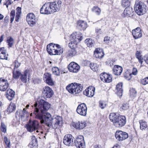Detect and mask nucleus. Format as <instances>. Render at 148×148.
<instances>
[{
	"label": "nucleus",
	"mask_w": 148,
	"mask_h": 148,
	"mask_svg": "<svg viewBox=\"0 0 148 148\" xmlns=\"http://www.w3.org/2000/svg\"><path fill=\"white\" fill-rule=\"evenodd\" d=\"M4 142L7 146V148H10V140L8 139L7 137L5 136L4 138Z\"/></svg>",
	"instance_id": "obj_45"
},
{
	"label": "nucleus",
	"mask_w": 148,
	"mask_h": 148,
	"mask_svg": "<svg viewBox=\"0 0 148 148\" xmlns=\"http://www.w3.org/2000/svg\"><path fill=\"white\" fill-rule=\"evenodd\" d=\"M83 88L82 85L76 83L71 84L68 85L66 88V90L69 93L74 95L80 93Z\"/></svg>",
	"instance_id": "obj_3"
},
{
	"label": "nucleus",
	"mask_w": 148,
	"mask_h": 148,
	"mask_svg": "<svg viewBox=\"0 0 148 148\" xmlns=\"http://www.w3.org/2000/svg\"><path fill=\"white\" fill-rule=\"evenodd\" d=\"M109 119L116 127H120L124 126L126 122V118L124 116L117 115L115 113H111L109 115Z\"/></svg>",
	"instance_id": "obj_2"
},
{
	"label": "nucleus",
	"mask_w": 148,
	"mask_h": 148,
	"mask_svg": "<svg viewBox=\"0 0 148 148\" xmlns=\"http://www.w3.org/2000/svg\"><path fill=\"white\" fill-rule=\"evenodd\" d=\"M15 15V11L14 10H12L10 12V22L12 23L13 21Z\"/></svg>",
	"instance_id": "obj_47"
},
{
	"label": "nucleus",
	"mask_w": 148,
	"mask_h": 148,
	"mask_svg": "<svg viewBox=\"0 0 148 148\" xmlns=\"http://www.w3.org/2000/svg\"><path fill=\"white\" fill-rule=\"evenodd\" d=\"M136 13L139 15H141L145 14L147 8L145 4L142 2L136 1L134 6Z\"/></svg>",
	"instance_id": "obj_4"
},
{
	"label": "nucleus",
	"mask_w": 148,
	"mask_h": 148,
	"mask_svg": "<svg viewBox=\"0 0 148 148\" xmlns=\"http://www.w3.org/2000/svg\"><path fill=\"white\" fill-rule=\"evenodd\" d=\"M41 14H49L53 13L50 2L45 3L40 10Z\"/></svg>",
	"instance_id": "obj_5"
},
{
	"label": "nucleus",
	"mask_w": 148,
	"mask_h": 148,
	"mask_svg": "<svg viewBox=\"0 0 148 148\" xmlns=\"http://www.w3.org/2000/svg\"><path fill=\"white\" fill-rule=\"evenodd\" d=\"M53 13L59 11L62 7V2L60 0L50 2Z\"/></svg>",
	"instance_id": "obj_14"
},
{
	"label": "nucleus",
	"mask_w": 148,
	"mask_h": 148,
	"mask_svg": "<svg viewBox=\"0 0 148 148\" xmlns=\"http://www.w3.org/2000/svg\"><path fill=\"white\" fill-rule=\"evenodd\" d=\"M28 112L25 110V108H24L23 110H18L16 113V117L19 118L24 117L25 115L27 114Z\"/></svg>",
	"instance_id": "obj_24"
},
{
	"label": "nucleus",
	"mask_w": 148,
	"mask_h": 148,
	"mask_svg": "<svg viewBox=\"0 0 148 148\" xmlns=\"http://www.w3.org/2000/svg\"><path fill=\"white\" fill-rule=\"evenodd\" d=\"M69 71L72 73H77L80 69V66L76 63L72 62L70 63L68 66Z\"/></svg>",
	"instance_id": "obj_13"
},
{
	"label": "nucleus",
	"mask_w": 148,
	"mask_h": 148,
	"mask_svg": "<svg viewBox=\"0 0 148 148\" xmlns=\"http://www.w3.org/2000/svg\"><path fill=\"white\" fill-rule=\"evenodd\" d=\"M77 26L80 30L84 31L87 27V23L84 21L79 20L78 21Z\"/></svg>",
	"instance_id": "obj_27"
},
{
	"label": "nucleus",
	"mask_w": 148,
	"mask_h": 148,
	"mask_svg": "<svg viewBox=\"0 0 148 148\" xmlns=\"http://www.w3.org/2000/svg\"><path fill=\"white\" fill-rule=\"evenodd\" d=\"M28 72V70H26L23 74L21 75V79L23 82L26 83L27 81V75Z\"/></svg>",
	"instance_id": "obj_33"
},
{
	"label": "nucleus",
	"mask_w": 148,
	"mask_h": 148,
	"mask_svg": "<svg viewBox=\"0 0 148 148\" xmlns=\"http://www.w3.org/2000/svg\"><path fill=\"white\" fill-rule=\"evenodd\" d=\"M50 104L44 100H38L34 104L33 114L35 118L40 120L41 124H44L49 128L56 129L59 127L62 120L59 116L52 118L51 115L47 112L50 107Z\"/></svg>",
	"instance_id": "obj_1"
},
{
	"label": "nucleus",
	"mask_w": 148,
	"mask_h": 148,
	"mask_svg": "<svg viewBox=\"0 0 148 148\" xmlns=\"http://www.w3.org/2000/svg\"><path fill=\"white\" fill-rule=\"evenodd\" d=\"M123 84L120 83L118 84L116 86V93L119 96H121L122 95L123 90L122 89Z\"/></svg>",
	"instance_id": "obj_29"
},
{
	"label": "nucleus",
	"mask_w": 148,
	"mask_h": 148,
	"mask_svg": "<svg viewBox=\"0 0 148 148\" xmlns=\"http://www.w3.org/2000/svg\"><path fill=\"white\" fill-rule=\"evenodd\" d=\"M137 72L138 71L137 69L136 68H133L132 69V74L134 75H137Z\"/></svg>",
	"instance_id": "obj_55"
},
{
	"label": "nucleus",
	"mask_w": 148,
	"mask_h": 148,
	"mask_svg": "<svg viewBox=\"0 0 148 148\" xmlns=\"http://www.w3.org/2000/svg\"><path fill=\"white\" fill-rule=\"evenodd\" d=\"M115 137L118 141H121L127 138L128 135L125 132L121 130H117L115 133Z\"/></svg>",
	"instance_id": "obj_8"
},
{
	"label": "nucleus",
	"mask_w": 148,
	"mask_h": 148,
	"mask_svg": "<svg viewBox=\"0 0 148 148\" xmlns=\"http://www.w3.org/2000/svg\"><path fill=\"white\" fill-rule=\"evenodd\" d=\"M75 145L77 148H85V145L83 136L79 135L74 141Z\"/></svg>",
	"instance_id": "obj_7"
},
{
	"label": "nucleus",
	"mask_w": 148,
	"mask_h": 148,
	"mask_svg": "<svg viewBox=\"0 0 148 148\" xmlns=\"http://www.w3.org/2000/svg\"><path fill=\"white\" fill-rule=\"evenodd\" d=\"M6 42L9 47H12L14 43V40L12 37H8L7 38Z\"/></svg>",
	"instance_id": "obj_39"
},
{
	"label": "nucleus",
	"mask_w": 148,
	"mask_h": 148,
	"mask_svg": "<svg viewBox=\"0 0 148 148\" xmlns=\"http://www.w3.org/2000/svg\"><path fill=\"white\" fill-rule=\"evenodd\" d=\"M9 85L8 81L7 80L0 78V90L1 91H5Z\"/></svg>",
	"instance_id": "obj_19"
},
{
	"label": "nucleus",
	"mask_w": 148,
	"mask_h": 148,
	"mask_svg": "<svg viewBox=\"0 0 148 148\" xmlns=\"http://www.w3.org/2000/svg\"><path fill=\"white\" fill-rule=\"evenodd\" d=\"M141 82L143 85H145L148 84V76L141 80Z\"/></svg>",
	"instance_id": "obj_50"
},
{
	"label": "nucleus",
	"mask_w": 148,
	"mask_h": 148,
	"mask_svg": "<svg viewBox=\"0 0 148 148\" xmlns=\"http://www.w3.org/2000/svg\"><path fill=\"white\" fill-rule=\"evenodd\" d=\"M138 62L140 63V67H142L143 66V65L142 64H143V60H139V61H138Z\"/></svg>",
	"instance_id": "obj_64"
},
{
	"label": "nucleus",
	"mask_w": 148,
	"mask_h": 148,
	"mask_svg": "<svg viewBox=\"0 0 148 148\" xmlns=\"http://www.w3.org/2000/svg\"><path fill=\"white\" fill-rule=\"evenodd\" d=\"M140 128L142 130H145L147 127V125L145 121L141 120L139 121Z\"/></svg>",
	"instance_id": "obj_40"
},
{
	"label": "nucleus",
	"mask_w": 148,
	"mask_h": 148,
	"mask_svg": "<svg viewBox=\"0 0 148 148\" xmlns=\"http://www.w3.org/2000/svg\"><path fill=\"white\" fill-rule=\"evenodd\" d=\"M122 5L123 7L127 6V7H129L130 5V2L128 0H122Z\"/></svg>",
	"instance_id": "obj_44"
},
{
	"label": "nucleus",
	"mask_w": 148,
	"mask_h": 148,
	"mask_svg": "<svg viewBox=\"0 0 148 148\" xmlns=\"http://www.w3.org/2000/svg\"><path fill=\"white\" fill-rule=\"evenodd\" d=\"M32 139V140L31 142V144L32 146H34L37 144V140L35 136H33Z\"/></svg>",
	"instance_id": "obj_49"
},
{
	"label": "nucleus",
	"mask_w": 148,
	"mask_h": 148,
	"mask_svg": "<svg viewBox=\"0 0 148 148\" xmlns=\"http://www.w3.org/2000/svg\"><path fill=\"white\" fill-rule=\"evenodd\" d=\"M14 69H17L18 67L20 66V64L16 60H15L14 62Z\"/></svg>",
	"instance_id": "obj_51"
},
{
	"label": "nucleus",
	"mask_w": 148,
	"mask_h": 148,
	"mask_svg": "<svg viewBox=\"0 0 148 148\" xmlns=\"http://www.w3.org/2000/svg\"><path fill=\"white\" fill-rule=\"evenodd\" d=\"M76 34L75 36V39H78L77 40V41L78 42L81 41L83 38V36L82 34L79 32H75L71 34Z\"/></svg>",
	"instance_id": "obj_35"
},
{
	"label": "nucleus",
	"mask_w": 148,
	"mask_h": 148,
	"mask_svg": "<svg viewBox=\"0 0 148 148\" xmlns=\"http://www.w3.org/2000/svg\"><path fill=\"white\" fill-rule=\"evenodd\" d=\"M20 14H16L15 19V21L17 22L19 21V20L20 16Z\"/></svg>",
	"instance_id": "obj_57"
},
{
	"label": "nucleus",
	"mask_w": 148,
	"mask_h": 148,
	"mask_svg": "<svg viewBox=\"0 0 148 148\" xmlns=\"http://www.w3.org/2000/svg\"><path fill=\"white\" fill-rule=\"evenodd\" d=\"M99 107L102 109L104 108L106 106V103L105 101H99Z\"/></svg>",
	"instance_id": "obj_46"
},
{
	"label": "nucleus",
	"mask_w": 148,
	"mask_h": 148,
	"mask_svg": "<svg viewBox=\"0 0 148 148\" xmlns=\"http://www.w3.org/2000/svg\"><path fill=\"white\" fill-rule=\"evenodd\" d=\"M143 60L145 62L148 64V55H146L143 58Z\"/></svg>",
	"instance_id": "obj_56"
},
{
	"label": "nucleus",
	"mask_w": 148,
	"mask_h": 148,
	"mask_svg": "<svg viewBox=\"0 0 148 148\" xmlns=\"http://www.w3.org/2000/svg\"><path fill=\"white\" fill-rule=\"evenodd\" d=\"M26 19L27 23L31 26H33L36 23V16L33 13L28 14L26 16Z\"/></svg>",
	"instance_id": "obj_10"
},
{
	"label": "nucleus",
	"mask_w": 148,
	"mask_h": 148,
	"mask_svg": "<svg viewBox=\"0 0 148 148\" xmlns=\"http://www.w3.org/2000/svg\"><path fill=\"white\" fill-rule=\"evenodd\" d=\"M1 131L5 133L6 132V127L3 123H1Z\"/></svg>",
	"instance_id": "obj_48"
},
{
	"label": "nucleus",
	"mask_w": 148,
	"mask_h": 148,
	"mask_svg": "<svg viewBox=\"0 0 148 148\" xmlns=\"http://www.w3.org/2000/svg\"><path fill=\"white\" fill-rule=\"evenodd\" d=\"M85 41L86 44L88 47H92L94 45V41L91 39H87Z\"/></svg>",
	"instance_id": "obj_36"
},
{
	"label": "nucleus",
	"mask_w": 148,
	"mask_h": 148,
	"mask_svg": "<svg viewBox=\"0 0 148 148\" xmlns=\"http://www.w3.org/2000/svg\"><path fill=\"white\" fill-rule=\"evenodd\" d=\"M137 58L138 59V61H139L140 60H143V58H142L141 56Z\"/></svg>",
	"instance_id": "obj_63"
},
{
	"label": "nucleus",
	"mask_w": 148,
	"mask_h": 148,
	"mask_svg": "<svg viewBox=\"0 0 148 148\" xmlns=\"http://www.w3.org/2000/svg\"><path fill=\"white\" fill-rule=\"evenodd\" d=\"M110 37H108V36L104 38V41L106 43H108L110 41Z\"/></svg>",
	"instance_id": "obj_53"
},
{
	"label": "nucleus",
	"mask_w": 148,
	"mask_h": 148,
	"mask_svg": "<svg viewBox=\"0 0 148 148\" xmlns=\"http://www.w3.org/2000/svg\"><path fill=\"white\" fill-rule=\"evenodd\" d=\"M92 10V12H94L97 15H100L101 12V10L100 8L96 6L93 7Z\"/></svg>",
	"instance_id": "obj_38"
},
{
	"label": "nucleus",
	"mask_w": 148,
	"mask_h": 148,
	"mask_svg": "<svg viewBox=\"0 0 148 148\" xmlns=\"http://www.w3.org/2000/svg\"><path fill=\"white\" fill-rule=\"evenodd\" d=\"M87 110L86 105L84 103H81L79 105L77 108V113L80 115L85 116L87 114Z\"/></svg>",
	"instance_id": "obj_9"
},
{
	"label": "nucleus",
	"mask_w": 148,
	"mask_h": 148,
	"mask_svg": "<svg viewBox=\"0 0 148 148\" xmlns=\"http://www.w3.org/2000/svg\"><path fill=\"white\" fill-rule=\"evenodd\" d=\"M112 148H120V146L118 144H116Z\"/></svg>",
	"instance_id": "obj_61"
},
{
	"label": "nucleus",
	"mask_w": 148,
	"mask_h": 148,
	"mask_svg": "<svg viewBox=\"0 0 148 148\" xmlns=\"http://www.w3.org/2000/svg\"><path fill=\"white\" fill-rule=\"evenodd\" d=\"M96 32L98 34H100L101 33V29H97L96 30Z\"/></svg>",
	"instance_id": "obj_59"
},
{
	"label": "nucleus",
	"mask_w": 148,
	"mask_h": 148,
	"mask_svg": "<svg viewBox=\"0 0 148 148\" xmlns=\"http://www.w3.org/2000/svg\"><path fill=\"white\" fill-rule=\"evenodd\" d=\"M94 55L96 58H101L103 57L104 53L102 49L97 48L94 51Z\"/></svg>",
	"instance_id": "obj_23"
},
{
	"label": "nucleus",
	"mask_w": 148,
	"mask_h": 148,
	"mask_svg": "<svg viewBox=\"0 0 148 148\" xmlns=\"http://www.w3.org/2000/svg\"><path fill=\"white\" fill-rule=\"evenodd\" d=\"M11 4L8 1L6 2V3L4 4V5H6L7 8L8 7V5Z\"/></svg>",
	"instance_id": "obj_62"
},
{
	"label": "nucleus",
	"mask_w": 148,
	"mask_h": 148,
	"mask_svg": "<svg viewBox=\"0 0 148 148\" xmlns=\"http://www.w3.org/2000/svg\"><path fill=\"white\" fill-rule=\"evenodd\" d=\"M140 56H141V53L140 51H137L136 53V57L137 58Z\"/></svg>",
	"instance_id": "obj_58"
},
{
	"label": "nucleus",
	"mask_w": 148,
	"mask_h": 148,
	"mask_svg": "<svg viewBox=\"0 0 148 148\" xmlns=\"http://www.w3.org/2000/svg\"><path fill=\"white\" fill-rule=\"evenodd\" d=\"M16 106L15 103L11 102L8 107L7 112L9 113H10L16 110Z\"/></svg>",
	"instance_id": "obj_32"
},
{
	"label": "nucleus",
	"mask_w": 148,
	"mask_h": 148,
	"mask_svg": "<svg viewBox=\"0 0 148 148\" xmlns=\"http://www.w3.org/2000/svg\"><path fill=\"white\" fill-rule=\"evenodd\" d=\"M21 73L20 71L14 69L13 71V77L15 79H18Z\"/></svg>",
	"instance_id": "obj_34"
},
{
	"label": "nucleus",
	"mask_w": 148,
	"mask_h": 148,
	"mask_svg": "<svg viewBox=\"0 0 148 148\" xmlns=\"http://www.w3.org/2000/svg\"><path fill=\"white\" fill-rule=\"evenodd\" d=\"M74 139V137L71 135L68 134L64 137L63 143L67 146H72L73 144Z\"/></svg>",
	"instance_id": "obj_15"
},
{
	"label": "nucleus",
	"mask_w": 148,
	"mask_h": 148,
	"mask_svg": "<svg viewBox=\"0 0 148 148\" xmlns=\"http://www.w3.org/2000/svg\"><path fill=\"white\" fill-rule=\"evenodd\" d=\"M95 87L89 86L84 91V94L88 97H92L95 94Z\"/></svg>",
	"instance_id": "obj_16"
},
{
	"label": "nucleus",
	"mask_w": 148,
	"mask_h": 148,
	"mask_svg": "<svg viewBox=\"0 0 148 148\" xmlns=\"http://www.w3.org/2000/svg\"><path fill=\"white\" fill-rule=\"evenodd\" d=\"M44 80L48 85L53 86L54 84V81L51 77V75L49 73H46L43 75Z\"/></svg>",
	"instance_id": "obj_18"
},
{
	"label": "nucleus",
	"mask_w": 148,
	"mask_h": 148,
	"mask_svg": "<svg viewBox=\"0 0 148 148\" xmlns=\"http://www.w3.org/2000/svg\"><path fill=\"white\" fill-rule=\"evenodd\" d=\"M52 71L53 73L57 76L59 75L60 71L59 69L56 67H54L52 69Z\"/></svg>",
	"instance_id": "obj_41"
},
{
	"label": "nucleus",
	"mask_w": 148,
	"mask_h": 148,
	"mask_svg": "<svg viewBox=\"0 0 148 148\" xmlns=\"http://www.w3.org/2000/svg\"><path fill=\"white\" fill-rule=\"evenodd\" d=\"M8 55L6 54V51L3 47L0 48V59L8 60Z\"/></svg>",
	"instance_id": "obj_26"
},
{
	"label": "nucleus",
	"mask_w": 148,
	"mask_h": 148,
	"mask_svg": "<svg viewBox=\"0 0 148 148\" xmlns=\"http://www.w3.org/2000/svg\"><path fill=\"white\" fill-rule=\"evenodd\" d=\"M56 46V52H57V51H61V52L59 54H56V55H60L61 54H62L63 53V48H62V47L60 46L58 44H56L55 45Z\"/></svg>",
	"instance_id": "obj_42"
},
{
	"label": "nucleus",
	"mask_w": 148,
	"mask_h": 148,
	"mask_svg": "<svg viewBox=\"0 0 148 148\" xmlns=\"http://www.w3.org/2000/svg\"><path fill=\"white\" fill-rule=\"evenodd\" d=\"M56 44L53 43H51L47 46V51L48 53L51 55H56V54H59L61 51H57L56 52Z\"/></svg>",
	"instance_id": "obj_11"
},
{
	"label": "nucleus",
	"mask_w": 148,
	"mask_h": 148,
	"mask_svg": "<svg viewBox=\"0 0 148 148\" xmlns=\"http://www.w3.org/2000/svg\"><path fill=\"white\" fill-rule=\"evenodd\" d=\"M16 14H21V8L19 7H18L16 9Z\"/></svg>",
	"instance_id": "obj_54"
},
{
	"label": "nucleus",
	"mask_w": 148,
	"mask_h": 148,
	"mask_svg": "<svg viewBox=\"0 0 148 148\" xmlns=\"http://www.w3.org/2000/svg\"><path fill=\"white\" fill-rule=\"evenodd\" d=\"M77 52L75 49H71L66 53L68 57H72L77 55Z\"/></svg>",
	"instance_id": "obj_31"
},
{
	"label": "nucleus",
	"mask_w": 148,
	"mask_h": 148,
	"mask_svg": "<svg viewBox=\"0 0 148 148\" xmlns=\"http://www.w3.org/2000/svg\"><path fill=\"white\" fill-rule=\"evenodd\" d=\"M129 106L128 103H124L123 104L122 106V109L123 110H127Z\"/></svg>",
	"instance_id": "obj_52"
},
{
	"label": "nucleus",
	"mask_w": 148,
	"mask_h": 148,
	"mask_svg": "<svg viewBox=\"0 0 148 148\" xmlns=\"http://www.w3.org/2000/svg\"><path fill=\"white\" fill-rule=\"evenodd\" d=\"M130 95L132 97H134L136 96V91L135 89L131 88L130 90Z\"/></svg>",
	"instance_id": "obj_43"
},
{
	"label": "nucleus",
	"mask_w": 148,
	"mask_h": 148,
	"mask_svg": "<svg viewBox=\"0 0 148 148\" xmlns=\"http://www.w3.org/2000/svg\"><path fill=\"white\" fill-rule=\"evenodd\" d=\"M90 66L91 69L94 71H97L98 70L99 65L96 63H91Z\"/></svg>",
	"instance_id": "obj_37"
},
{
	"label": "nucleus",
	"mask_w": 148,
	"mask_h": 148,
	"mask_svg": "<svg viewBox=\"0 0 148 148\" xmlns=\"http://www.w3.org/2000/svg\"><path fill=\"white\" fill-rule=\"evenodd\" d=\"M72 125L77 129L81 130L83 129L86 125V123L84 121L78 122H73Z\"/></svg>",
	"instance_id": "obj_21"
},
{
	"label": "nucleus",
	"mask_w": 148,
	"mask_h": 148,
	"mask_svg": "<svg viewBox=\"0 0 148 148\" xmlns=\"http://www.w3.org/2000/svg\"><path fill=\"white\" fill-rule=\"evenodd\" d=\"M132 9L130 7H126L125 9L123 14L124 17L130 16L132 15Z\"/></svg>",
	"instance_id": "obj_30"
},
{
	"label": "nucleus",
	"mask_w": 148,
	"mask_h": 148,
	"mask_svg": "<svg viewBox=\"0 0 148 148\" xmlns=\"http://www.w3.org/2000/svg\"><path fill=\"white\" fill-rule=\"evenodd\" d=\"M122 68L119 66L115 65L113 69V73L116 75H120L122 73Z\"/></svg>",
	"instance_id": "obj_25"
},
{
	"label": "nucleus",
	"mask_w": 148,
	"mask_h": 148,
	"mask_svg": "<svg viewBox=\"0 0 148 148\" xmlns=\"http://www.w3.org/2000/svg\"><path fill=\"white\" fill-rule=\"evenodd\" d=\"M15 96V92L11 89L8 90L6 97L9 100H11Z\"/></svg>",
	"instance_id": "obj_28"
},
{
	"label": "nucleus",
	"mask_w": 148,
	"mask_h": 148,
	"mask_svg": "<svg viewBox=\"0 0 148 148\" xmlns=\"http://www.w3.org/2000/svg\"><path fill=\"white\" fill-rule=\"evenodd\" d=\"M76 34H71L70 38L71 42L69 44V46L71 49H75L77 47V44L78 42L77 41V39H75V37Z\"/></svg>",
	"instance_id": "obj_20"
},
{
	"label": "nucleus",
	"mask_w": 148,
	"mask_h": 148,
	"mask_svg": "<svg viewBox=\"0 0 148 148\" xmlns=\"http://www.w3.org/2000/svg\"><path fill=\"white\" fill-rule=\"evenodd\" d=\"M4 35L3 34L1 35L0 37V43L3 40Z\"/></svg>",
	"instance_id": "obj_60"
},
{
	"label": "nucleus",
	"mask_w": 148,
	"mask_h": 148,
	"mask_svg": "<svg viewBox=\"0 0 148 148\" xmlns=\"http://www.w3.org/2000/svg\"><path fill=\"white\" fill-rule=\"evenodd\" d=\"M42 96L45 98L51 97L53 94L52 89L48 86H45L43 89Z\"/></svg>",
	"instance_id": "obj_12"
},
{
	"label": "nucleus",
	"mask_w": 148,
	"mask_h": 148,
	"mask_svg": "<svg viewBox=\"0 0 148 148\" xmlns=\"http://www.w3.org/2000/svg\"><path fill=\"white\" fill-rule=\"evenodd\" d=\"M132 34L135 39L141 38L142 36V31L140 27H137L132 30Z\"/></svg>",
	"instance_id": "obj_17"
},
{
	"label": "nucleus",
	"mask_w": 148,
	"mask_h": 148,
	"mask_svg": "<svg viewBox=\"0 0 148 148\" xmlns=\"http://www.w3.org/2000/svg\"><path fill=\"white\" fill-rule=\"evenodd\" d=\"M26 127L27 131L31 132L38 129L39 127V123L36 120H30L26 125Z\"/></svg>",
	"instance_id": "obj_6"
},
{
	"label": "nucleus",
	"mask_w": 148,
	"mask_h": 148,
	"mask_svg": "<svg viewBox=\"0 0 148 148\" xmlns=\"http://www.w3.org/2000/svg\"><path fill=\"white\" fill-rule=\"evenodd\" d=\"M100 79L103 82L109 83L111 82L112 78L111 75L106 73H103L100 75Z\"/></svg>",
	"instance_id": "obj_22"
}]
</instances>
